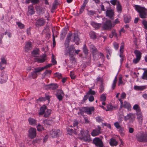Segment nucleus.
<instances>
[{
    "label": "nucleus",
    "instance_id": "f257e3e1",
    "mask_svg": "<svg viewBox=\"0 0 147 147\" xmlns=\"http://www.w3.org/2000/svg\"><path fill=\"white\" fill-rule=\"evenodd\" d=\"M74 46L71 45L69 47V49L67 48L66 49H65V55H67L68 54H69L70 57V60L72 64L75 63L76 61L75 58L73 56L74 52Z\"/></svg>",
    "mask_w": 147,
    "mask_h": 147
},
{
    "label": "nucleus",
    "instance_id": "b1692460",
    "mask_svg": "<svg viewBox=\"0 0 147 147\" xmlns=\"http://www.w3.org/2000/svg\"><path fill=\"white\" fill-rule=\"evenodd\" d=\"M32 45L31 42H28L26 44L25 47V49L26 51H28L31 49Z\"/></svg>",
    "mask_w": 147,
    "mask_h": 147
},
{
    "label": "nucleus",
    "instance_id": "e433bc0d",
    "mask_svg": "<svg viewBox=\"0 0 147 147\" xmlns=\"http://www.w3.org/2000/svg\"><path fill=\"white\" fill-rule=\"evenodd\" d=\"M124 21L125 23H127L131 21V18L130 16L125 15L124 16Z\"/></svg>",
    "mask_w": 147,
    "mask_h": 147
},
{
    "label": "nucleus",
    "instance_id": "7ed1b4c3",
    "mask_svg": "<svg viewBox=\"0 0 147 147\" xmlns=\"http://www.w3.org/2000/svg\"><path fill=\"white\" fill-rule=\"evenodd\" d=\"M136 138L137 140L140 142H147V133L141 132L137 134Z\"/></svg>",
    "mask_w": 147,
    "mask_h": 147
},
{
    "label": "nucleus",
    "instance_id": "c85d7f7f",
    "mask_svg": "<svg viewBox=\"0 0 147 147\" xmlns=\"http://www.w3.org/2000/svg\"><path fill=\"white\" fill-rule=\"evenodd\" d=\"M38 75V74H37L33 71V72H31L30 74L29 77L30 79L31 78H35L37 77Z\"/></svg>",
    "mask_w": 147,
    "mask_h": 147
},
{
    "label": "nucleus",
    "instance_id": "5701e85b",
    "mask_svg": "<svg viewBox=\"0 0 147 147\" xmlns=\"http://www.w3.org/2000/svg\"><path fill=\"white\" fill-rule=\"evenodd\" d=\"M106 13V16H108L111 19H112V18L114 15V12L112 10H107Z\"/></svg>",
    "mask_w": 147,
    "mask_h": 147
},
{
    "label": "nucleus",
    "instance_id": "6ab92c4d",
    "mask_svg": "<svg viewBox=\"0 0 147 147\" xmlns=\"http://www.w3.org/2000/svg\"><path fill=\"white\" fill-rule=\"evenodd\" d=\"M46 88L49 89L51 90H53L58 88V85L55 84H51L46 85L45 86Z\"/></svg>",
    "mask_w": 147,
    "mask_h": 147
},
{
    "label": "nucleus",
    "instance_id": "ddd939ff",
    "mask_svg": "<svg viewBox=\"0 0 147 147\" xmlns=\"http://www.w3.org/2000/svg\"><path fill=\"white\" fill-rule=\"evenodd\" d=\"M97 127V128L93 130L91 133L92 135L93 136H97L101 133L100 131L101 127L99 126H98Z\"/></svg>",
    "mask_w": 147,
    "mask_h": 147
},
{
    "label": "nucleus",
    "instance_id": "9d476101",
    "mask_svg": "<svg viewBox=\"0 0 147 147\" xmlns=\"http://www.w3.org/2000/svg\"><path fill=\"white\" fill-rule=\"evenodd\" d=\"M72 35V34L71 33H69L67 36V38L65 43V49H66L67 48V49H69V46Z\"/></svg>",
    "mask_w": 147,
    "mask_h": 147
},
{
    "label": "nucleus",
    "instance_id": "7c9ffc66",
    "mask_svg": "<svg viewBox=\"0 0 147 147\" xmlns=\"http://www.w3.org/2000/svg\"><path fill=\"white\" fill-rule=\"evenodd\" d=\"M50 97L49 96H46L45 97H41L39 98V99H38L37 100V101H45L46 100H48L49 101V99H50Z\"/></svg>",
    "mask_w": 147,
    "mask_h": 147
},
{
    "label": "nucleus",
    "instance_id": "4c0bfd02",
    "mask_svg": "<svg viewBox=\"0 0 147 147\" xmlns=\"http://www.w3.org/2000/svg\"><path fill=\"white\" fill-rule=\"evenodd\" d=\"M134 88L135 90H142L145 88L143 86H134Z\"/></svg>",
    "mask_w": 147,
    "mask_h": 147
},
{
    "label": "nucleus",
    "instance_id": "f8f14e48",
    "mask_svg": "<svg viewBox=\"0 0 147 147\" xmlns=\"http://www.w3.org/2000/svg\"><path fill=\"white\" fill-rule=\"evenodd\" d=\"M60 132L59 129H53L50 131V134L53 138H55L58 136L59 133Z\"/></svg>",
    "mask_w": 147,
    "mask_h": 147
},
{
    "label": "nucleus",
    "instance_id": "1a4fd4ad",
    "mask_svg": "<svg viewBox=\"0 0 147 147\" xmlns=\"http://www.w3.org/2000/svg\"><path fill=\"white\" fill-rule=\"evenodd\" d=\"M135 117V114L131 113H129L127 115V116L124 117V120L127 121L128 120H129L130 121L133 122L134 120Z\"/></svg>",
    "mask_w": 147,
    "mask_h": 147
},
{
    "label": "nucleus",
    "instance_id": "20e7f679",
    "mask_svg": "<svg viewBox=\"0 0 147 147\" xmlns=\"http://www.w3.org/2000/svg\"><path fill=\"white\" fill-rule=\"evenodd\" d=\"M102 27L105 30H111L112 28L114 27L115 24H112L111 20H107L106 21L103 23Z\"/></svg>",
    "mask_w": 147,
    "mask_h": 147
},
{
    "label": "nucleus",
    "instance_id": "4468645a",
    "mask_svg": "<svg viewBox=\"0 0 147 147\" xmlns=\"http://www.w3.org/2000/svg\"><path fill=\"white\" fill-rule=\"evenodd\" d=\"M1 60L0 62V69L2 70L4 69V65L7 64V61L6 59L4 58H1Z\"/></svg>",
    "mask_w": 147,
    "mask_h": 147
},
{
    "label": "nucleus",
    "instance_id": "de8ad7c7",
    "mask_svg": "<svg viewBox=\"0 0 147 147\" xmlns=\"http://www.w3.org/2000/svg\"><path fill=\"white\" fill-rule=\"evenodd\" d=\"M113 36L117 37V34L115 33V30L112 31L111 34H110L109 35V37L111 38H112Z\"/></svg>",
    "mask_w": 147,
    "mask_h": 147
},
{
    "label": "nucleus",
    "instance_id": "423d86ee",
    "mask_svg": "<svg viewBox=\"0 0 147 147\" xmlns=\"http://www.w3.org/2000/svg\"><path fill=\"white\" fill-rule=\"evenodd\" d=\"M79 110L80 111V113L81 114H82L84 112L86 113L87 114H91V112L94 111V108L93 107L91 108L84 107L80 109Z\"/></svg>",
    "mask_w": 147,
    "mask_h": 147
},
{
    "label": "nucleus",
    "instance_id": "680f3d73",
    "mask_svg": "<svg viewBox=\"0 0 147 147\" xmlns=\"http://www.w3.org/2000/svg\"><path fill=\"white\" fill-rule=\"evenodd\" d=\"M96 121L98 122H101L103 120L100 117H96Z\"/></svg>",
    "mask_w": 147,
    "mask_h": 147
},
{
    "label": "nucleus",
    "instance_id": "49530a36",
    "mask_svg": "<svg viewBox=\"0 0 147 147\" xmlns=\"http://www.w3.org/2000/svg\"><path fill=\"white\" fill-rule=\"evenodd\" d=\"M106 100V96L105 95L103 94L101 95L100 97V100L102 102H105Z\"/></svg>",
    "mask_w": 147,
    "mask_h": 147
},
{
    "label": "nucleus",
    "instance_id": "79ce46f5",
    "mask_svg": "<svg viewBox=\"0 0 147 147\" xmlns=\"http://www.w3.org/2000/svg\"><path fill=\"white\" fill-rule=\"evenodd\" d=\"M60 95L61 96H64V94L63 91L61 90H58L57 91V94L56 95Z\"/></svg>",
    "mask_w": 147,
    "mask_h": 147
},
{
    "label": "nucleus",
    "instance_id": "dca6fc26",
    "mask_svg": "<svg viewBox=\"0 0 147 147\" xmlns=\"http://www.w3.org/2000/svg\"><path fill=\"white\" fill-rule=\"evenodd\" d=\"M46 59V55H43L40 58H36L35 59V61L39 63L44 62Z\"/></svg>",
    "mask_w": 147,
    "mask_h": 147
},
{
    "label": "nucleus",
    "instance_id": "a878e982",
    "mask_svg": "<svg viewBox=\"0 0 147 147\" xmlns=\"http://www.w3.org/2000/svg\"><path fill=\"white\" fill-rule=\"evenodd\" d=\"M118 143V142L114 138H112L110 140L109 143L112 146H115L117 145Z\"/></svg>",
    "mask_w": 147,
    "mask_h": 147
},
{
    "label": "nucleus",
    "instance_id": "412c9836",
    "mask_svg": "<svg viewBox=\"0 0 147 147\" xmlns=\"http://www.w3.org/2000/svg\"><path fill=\"white\" fill-rule=\"evenodd\" d=\"M47 109V107L45 105H42L40 108L39 110V114L40 115H43Z\"/></svg>",
    "mask_w": 147,
    "mask_h": 147
},
{
    "label": "nucleus",
    "instance_id": "8fccbe9b",
    "mask_svg": "<svg viewBox=\"0 0 147 147\" xmlns=\"http://www.w3.org/2000/svg\"><path fill=\"white\" fill-rule=\"evenodd\" d=\"M99 55L100 56V58H102V59H104V57L103 54L102 53H101L98 52V53H96V57L97 58V59H98V56Z\"/></svg>",
    "mask_w": 147,
    "mask_h": 147
},
{
    "label": "nucleus",
    "instance_id": "69168bd1",
    "mask_svg": "<svg viewBox=\"0 0 147 147\" xmlns=\"http://www.w3.org/2000/svg\"><path fill=\"white\" fill-rule=\"evenodd\" d=\"M85 6H83V5L82 6L80 11V14H81L83 12L85 9Z\"/></svg>",
    "mask_w": 147,
    "mask_h": 147
},
{
    "label": "nucleus",
    "instance_id": "c03bdc74",
    "mask_svg": "<svg viewBox=\"0 0 147 147\" xmlns=\"http://www.w3.org/2000/svg\"><path fill=\"white\" fill-rule=\"evenodd\" d=\"M142 78L144 80H147V70L144 71Z\"/></svg>",
    "mask_w": 147,
    "mask_h": 147
},
{
    "label": "nucleus",
    "instance_id": "13d9d810",
    "mask_svg": "<svg viewBox=\"0 0 147 147\" xmlns=\"http://www.w3.org/2000/svg\"><path fill=\"white\" fill-rule=\"evenodd\" d=\"M117 10L119 12H120L121 10V6L119 4V3L117 4Z\"/></svg>",
    "mask_w": 147,
    "mask_h": 147
},
{
    "label": "nucleus",
    "instance_id": "774afa93",
    "mask_svg": "<svg viewBox=\"0 0 147 147\" xmlns=\"http://www.w3.org/2000/svg\"><path fill=\"white\" fill-rule=\"evenodd\" d=\"M113 46L114 47L116 50L118 49L119 47V45L116 42H115L113 43Z\"/></svg>",
    "mask_w": 147,
    "mask_h": 147
},
{
    "label": "nucleus",
    "instance_id": "cd10ccee",
    "mask_svg": "<svg viewBox=\"0 0 147 147\" xmlns=\"http://www.w3.org/2000/svg\"><path fill=\"white\" fill-rule=\"evenodd\" d=\"M121 120L118 122H116L114 123V125L117 129H120V131H121L122 129V127L120 125V123H121Z\"/></svg>",
    "mask_w": 147,
    "mask_h": 147
},
{
    "label": "nucleus",
    "instance_id": "0e129e2a",
    "mask_svg": "<svg viewBox=\"0 0 147 147\" xmlns=\"http://www.w3.org/2000/svg\"><path fill=\"white\" fill-rule=\"evenodd\" d=\"M70 75L72 79H74L76 78V76L74 75V72L71 71Z\"/></svg>",
    "mask_w": 147,
    "mask_h": 147
},
{
    "label": "nucleus",
    "instance_id": "a19ab883",
    "mask_svg": "<svg viewBox=\"0 0 147 147\" xmlns=\"http://www.w3.org/2000/svg\"><path fill=\"white\" fill-rule=\"evenodd\" d=\"M135 54L136 58H140L141 57V53L138 51L136 50L134 51Z\"/></svg>",
    "mask_w": 147,
    "mask_h": 147
},
{
    "label": "nucleus",
    "instance_id": "f704fd0d",
    "mask_svg": "<svg viewBox=\"0 0 147 147\" xmlns=\"http://www.w3.org/2000/svg\"><path fill=\"white\" fill-rule=\"evenodd\" d=\"M51 113V110L47 109L44 113V117H48L50 115Z\"/></svg>",
    "mask_w": 147,
    "mask_h": 147
},
{
    "label": "nucleus",
    "instance_id": "aec40b11",
    "mask_svg": "<svg viewBox=\"0 0 147 147\" xmlns=\"http://www.w3.org/2000/svg\"><path fill=\"white\" fill-rule=\"evenodd\" d=\"M35 13L33 7L32 5H30L28 7V15H32L34 14Z\"/></svg>",
    "mask_w": 147,
    "mask_h": 147
},
{
    "label": "nucleus",
    "instance_id": "4be33fe9",
    "mask_svg": "<svg viewBox=\"0 0 147 147\" xmlns=\"http://www.w3.org/2000/svg\"><path fill=\"white\" fill-rule=\"evenodd\" d=\"M45 23L44 19L42 18L38 19L36 22V25L42 26H43Z\"/></svg>",
    "mask_w": 147,
    "mask_h": 147
},
{
    "label": "nucleus",
    "instance_id": "2eb2a0df",
    "mask_svg": "<svg viewBox=\"0 0 147 147\" xmlns=\"http://www.w3.org/2000/svg\"><path fill=\"white\" fill-rule=\"evenodd\" d=\"M84 133V131H81L80 134L82 137L80 138V139L85 141L89 142L90 140V136L88 135H87L85 136H83V134Z\"/></svg>",
    "mask_w": 147,
    "mask_h": 147
},
{
    "label": "nucleus",
    "instance_id": "c756f323",
    "mask_svg": "<svg viewBox=\"0 0 147 147\" xmlns=\"http://www.w3.org/2000/svg\"><path fill=\"white\" fill-rule=\"evenodd\" d=\"M29 123L31 125H34L36 123V121L35 119L30 118L28 119Z\"/></svg>",
    "mask_w": 147,
    "mask_h": 147
},
{
    "label": "nucleus",
    "instance_id": "72a5a7b5",
    "mask_svg": "<svg viewBox=\"0 0 147 147\" xmlns=\"http://www.w3.org/2000/svg\"><path fill=\"white\" fill-rule=\"evenodd\" d=\"M53 123L52 120L46 119L44 120L43 121V123L45 125H50Z\"/></svg>",
    "mask_w": 147,
    "mask_h": 147
},
{
    "label": "nucleus",
    "instance_id": "393cba45",
    "mask_svg": "<svg viewBox=\"0 0 147 147\" xmlns=\"http://www.w3.org/2000/svg\"><path fill=\"white\" fill-rule=\"evenodd\" d=\"M91 24L93 27L95 28V29L99 28L101 26V24L97 23L94 22H91Z\"/></svg>",
    "mask_w": 147,
    "mask_h": 147
},
{
    "label": "nucleus",
    "instance_id": "a18cd8bd",
    "mask_svg": "<svg viewBox=\"0 0 147 147\" xmlns=\"http://www.w3.org/2000/svg\"><path fill=\"white\" fill-rule=\"evenodd\" d=\"M133 109L136 110L137 113L140 112L141 110L139 108L138 105H135L133 107Z\"/></svg>",
    "mask_w": 147,
    "mask_h": 147
},
{
    "label": "nucleus",
    "instance_id": "bf43d9fd",
    "mask_svg": "<svg viewBox=\"0 0 147 147\" xmlns=\"http://www.w3.org/2000/svg\"><path fill=\"white\" fill-rule=\"evenodd\" d=\"M51 61L53 65H54L57 64V61L54 58V55L53 54L52 55Z\"/></svg>",
    "mask_w": 147,
    "mask_h": 147
},
{
    "label": "nucleus",
    "instance_id": "052dcab7",
    "mask_svg": "<svg viewBox=\"0 0 147 147\" xmlns=\"http://www.w3.org/2000/svg\"><path fill=\"white\" fill-rule=\"evenodd\" d=\"M142 24L144 26V28L145 29H147V21L146 20H143L142 22Z\"/></svg>",
    "mask_w": 147,
    "mask_h": 147
},
{
    "label": "nucleus",
    "instance_id": "37998d69",
    "mask_svg": "<svg viewBox=\"0 0 147 147\" xmlns=\"http://www.w3.org/2000/svg\"><path fill=\"white\" fill-rule=\"evenodd\" d=\"M89 34L90 37L92 39H94L96 38V35L95 32H91Z\"/></svg>",
    "mask_w": 147,
    "mask_h": 147
},
{
    "label": "nucleus",
    "instance_id": "5fc2aeb1",
    "mask_svg": "<svg viewBox=\"0 0 147 147\" xmlns=\"http://www.w3.org/2000/svg\"><path fill=\"white\" fill-rule=\"evenodd\" d=\"M110 2L111 4L113 5H115L116 4H118L119 3L117 0H112L110 1Z\"/></svg>",
    "mask_w": 147,
    "mask_h": 147
},
{
    "label": "nucleus",
    "instance_id": "ea45409f",
    "mask_svg": "<svg viewBox=\"0 0 147 147\" xmlns=\"http://www.w3.org/2000/svg\"><path fill=\"white\" fill-rule=\"evenodd\" d=\"M117 77H115L113 81V84H112V88L113 90L115 89V86H116V84L117 82Z\"/></svg>",
    "mask_w": 147,
    "mask_h": 147
},
{
    "label": "nucleus",
    "instance_id": "9b49d317",
    "mask_svg": "<svg viewBox=\"0 0 147 147\" xmlns=\"http://www.w3.org/2000/svg\"><path fill=\"white\" fill-rule=\"evenodd\" d=\"M90 48L93 54V57L94 59H95L96 60L97 59V58L96 57V53L98 52L97 49L94 46L92 45H90Z\"/></svg>",
    "mask_w": 147,
    "mask_h": 147
},
{
    "label": "nucleus",
    "instance_id": "6e6552de",
    "mask_svg": "<svg viewBox=\"0 0 147 147\" xmlns=\"http://www.w3.org/2000/svg\"><path fill=\"white\" fill-rule=\"evenodd\" d=\"M93 143L99 147H103V143L101 140L98 138H96L93 140Z\"/></svg>",
    "mask_w": 147,
    "mask_h": 147
},
{
    "label": "nucleus",
    "instance_id": "864d4df0",
    "mask_svg": "<svg viewBox=\"0 0 147 147\" xmlns=\"http://www.w3.org/2000/svg\"><path fill=\"white\" fill-rule=\"evenodd\" d=\"M37 127V130L38 131H42V130H44V128L42 126L39 124H38Z\"/></svg>",
    "mask_w": 147,
    "mask_h": 147
},
{
    "label": "nucleus",
    "instance_id": "39448f33",
    "mask_svg": "<svg viewBox=\"0 0 147 147\" xmlns=\"http://www.w3.org/2000/svg\"><path fill=\"white\" fill-rule=\"evenodd\" d=\"M36 129L33 127H31L28 130V136L31 139H33L36 136Z\"/></svg>",
    "mask_w": 147,
    "mask_h": 147
},
{
    "label": "nucleus",
    "instance_id": "58836bf2",
    "mask_svg": "<svg viewBox=\"0 0 147 147\" xmlns=\"http://www.w3.org/2000/svg\"><path fill=\"white\" fill-rule=\"evenodd\" d=\"M115 108V107L111 105H109L107 106V109H105L106 111H111L113 110Z\"/></svg>",
    "mask_w": 147,
    "mask_h": 147
},
{
    "label": "nucleus",
    "instance_id": "e2e57ef3",
    "mask_svg": "<svg viewBox=\"0 0 147 147\" xmlns=\"http://www.w3.org/2000/svg\"><path fill=\"white\" fill-rule=\"evenodd\" d=\"M42 8L39 6H36V9L38 11H39L40 13L42 12Z\"/></svg>",
    "mask_w": 147,
    "mask_h": 147
},
{
    "label": "nucleus",
    "instance_id": "4d7b16f0",
    "mask_svg": "<svg viewBox=\"0 0 147 147\" xmlns=\"http://www.w3.org/2000/svg\"><path fill=\"white\" fill-rule=\"evenodd\" d=\"M17 24L18 25V27L21 29L23 28L24 27V25L23 24L19 22H17Z\"/></svg>",
    "mask_w": 147,
    "mask_h": 147
},
{
    "label": "nucleus",
    "instance_id": "2f4dec72",
    "mask_svg": "<svg viewBox=\"0 0 147 147\" xmlns=\"http://www.w3.org/2000/svg\"><path fill=\"white\" fill-rule=\"evenodd\" d=\"M32 55L35 57H38L39 55V50L38 49L34 50L32 53Z\"/></svg>",
    "mask_w": 147,
    "mask_h": 147
},
{
    "label": "nucleus",
    "instance_id": "3c124183",
    "mask_svg": "<svg viewBox=\"0 0 147 147\" xmlns=\"http://www.w3.org/2000/svg\"><path fill=\"white\" fill-rule=\"evenodd\" d=\"M95 94V91L92 90L91 89H90L89 91L87 93V95H88V96H89V95L90 94L94 95Z\"/></svg>",
    "mask_w": 147,
    "mask_h": 147
},
{
    "label": "nucleus",
    "instance_id": "f03ea898",
    "mask_svg": "<svg viewBox=\"0 0 147 147\" xmlns=\"http://www.w3.org/2000/svg\"><path fill=\"white\" fill-rule=\"evenodd\" d=\"M135 9L139 13L140 16L141 18H146V10L144 7L136 5H135Z\"/></svg>",
    "mask_w": 147,
    "mask_h": 147
},
{
    "label": "nucleus",
    "instance_id": "603ef678",
    "mask_svg": "<svg viewBox=\"0 0 147 147\" xmlns=\"http://www.w3.org/2000/svg\"><path fill=\"white\" fill-rule=\"evenodd\" d=\"M83 52L84 54L86 55H87L88 53V50L87 48L86 47V45H84L83 48Z\"/></svg>",
    "mask_w": 147,
    "mask_h": 147
},
{
    "label": "nucleus",
    "instance_id": "338daca9",
    "mask_svg": "<svg viewBox=\"0 0 147 147\" xmlns=\"http://www.w3.org/2000/svg\"><path fill=\"white\" fill-rule=\"evenodd\" d=\"M88 97H89L88 99L90 101L92 102L94 100V97L92 95H89V96H88Z\"/></svg>",
    "mask_w": 147,
    "mask_h": 147
},
{
    "label": "nucleus",
    "instance_id": "a211bd4d",
    "mask_svg": "<svg viewBox=\"0 0 147 147\" xmlns=\"http://www.w3.org/2000/svg\"><path fill=\"white\" fill-rule=\"evenodd\" d=\"M7 74L4 73L2 74V76L0 78V83L1 84H2L6 82L7 80Z\"/></svg>",
    "mask_w": 147,
    "mask_h": 147
},
{
    "label": "nucleus",
    "instance_id": "6e6d98bb",
    "mask_svg": "<svg viewBox=\"0 0 147 147\" xmlns=\"http://www.w3.org/2000/svg\"><path fill=\"white\" fill-rule=\"evenodd\" d=\"M95 13V12L94 11L92 10H88V11L87 14L88 15L92 16Z\"/></svg>",
    "mask_w": 147,
    "mask_h": 147
},
{
    "label": "nucleus",
    "instance_id": "473e14b6",
    "mask_svg": "<svg viewBox=\"0 0 147 147\" xmlns=\"http://www.w3.org/2000/svg\"><path fill=\"white\" fill-rule=\"evenodd\" d=\"M45 69V67H38L34 69V71L39 74V72Z\"/></svg>",
    "mask_w": 147,
    "mask_h": 147
},
{
    "label": "nucleus",
    "instance_id": "bb28decb",
    "mask_svg": "<svg viewBox=\"0 0 147 147\" xmlns=\"http://www.w3.org/2000/svg\"><path fill=\"white\" fill-rule=\"evenodd\" d=\"M74 41L75 42V43L78 45L79 44V39L78 37V36L77 33H74Z\"/></svg>",
    "mask_w": 147,
    "mask_h": 147
},
{
    "label": "nucleus",
    "instance_id": "c9c22d12",
    "mask_svg": "<svg viewBox=\"0 0 147 147\" xmlns=\"http://www.w3.org/2000/svg\"><path fill=\"white\" fill-rule=\"evenodd\" d=\"M67 31L65 29H63V30L60 34V37L61 39H63L64 38L67 34Z\"/></svg>",
    "mask_w": 147,
    "mask_h": 147
},
{
    "label": "nucleus",
    "instance_id": "09e8293b",
    "mask_svg": "<svg viewBox=\"0 0 147 147\" xmlns=\"http://www.w3.org/2000/svg\"><path fill=\"white\" fill-rule=\"evenodd\" d=\"M58 2L56 0H55L53 4V6L52 8V10H54L56 8Z\"/></svg>",
    "mask_w": 147,
    "mask_h": 147
},
{
    "label": "nucleus",
    "instance_id": "f3484780",
    "mask_svg": "<svg viewBox=\"0 0 147 147\" xmlns=\"http://www.w3.org/2000/svg\"><path fill=\"white\" fill-rule=\"evenodd\" d=\"M137 118L140 124H142L143 121V116L141 111L137 113Z\"/></svg>",
    "mask_w": 147,
    "mask_h": 147
},
{
    "label": "nucleus",
    "instance_id": "0eeeda50",
    "mask_svg": "<svg viewBox=\"0 0 147 147\" xmlns=\"http://www.w3.org/2000/svg\"><path fill=\"white\" fill-rule=\"evenodd\" d=\"M119 100L120 101L121 104L120 106L121 107H124L127 109L128 110H130L131 106L129 103L126 101H124V103H123V100L120 99H119Z\"/></svg>",
    "mask_w": 147,
    "mask_h": 147
}]
</instances>
